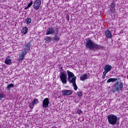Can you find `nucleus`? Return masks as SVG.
I'll list each match as a JSON object with an SVG mask.
<instances>
[{
	"label": "nucleus",
	"mask_w": 128,
	"mask_h": 128,
	"mask_svg": "<svg viewBox=\"0 0 128 128\" xmlns=\"http://www.w3.org/2000/svg\"><path fill=\"white\" fill-rule=\"evenodd\" d=\"M58 34V28L54 30V28L52 27H49L48 31L46 32V35L48 36L50 34Z\"/></svg>",
	"instance_id": "20e7f679"
},
{
	"label": "nucleus",
	"mask_w": 128,
	"mask_h": 128,
	"mask_svg": "<svg viewBox=\"0 0 128 128\" xmlns=\"http://www.w3.org/2000/svg\"><path fill=\"white\" fill-rule=\"evenodd\" d=\"M77 112H78V114H82V110H77Z\"/></svg>",
	"instance_id": "c85d7f7f"
},
{
	"label": "nucleus",
	"mask_w": 128,
	"mask_h": 128,
	"mask_svg": "<svg viewBox=\"0 0 128 128\" xmlns=\"http://www.w3.org/2000/svg\"><path fill=\"white\" fill-rule=\"evenodd\" d=\"M28 32V28L27 27H24L21 31L22 34H26Z\"/></svg>",
	"instance_id": "dca6fc26"
},
{
	"label": "nucleus",
	"mask_w": 128,
	"mask_h": 128,
	"mask_svg": "<svg viewBox=\"0 0 128 128\" xmlns=\"http://www.w3.org/2000/svg\"><path fill=\"white\" fill-rule=\"evenodd\" d=\"M5 64L8 66H10V64H12V60L6 58L5 60Z\"/></svg>",
	"instance_id": "4be33fe9"
},
{
	"label": "nucleus",
	"mask_w": 128,
	"mask_h": 128,
	"mask_svg": "<svg viewBox=\"0 0 128 128\" xmlns=\"http://www.w3.org/2000/svg\"><path fill=\"white\" fill-rule=\"evenodd\" d=\"M108 122L111 126H116L118 122V116L114 114H110L108 116Z\"/></svg>",
	"instance_id": "7ed1b4c3"
},
{
	"label": "nucleus",
	"mask_w": 128,
	"mask_h": 128,
	"mask_svg": "<svg viewBox=\"0 0 128 128\" xmlns=\"http://www.w3.org/2000/svg\"><path fill=\"white\" fill-rule=\"evenodd\" d=\"M124 88V84L121 82H116L114 86H112V92L115 93L116 92H120Z\"/></svg>",
	"instance_id": "f03ea898"
},
{
	"label": "nucleus",
	"mask_w": 128,
	"mask_h": 128,
	"mask_svg": "<svg viewBox=\"0 0 128 128\" xmlns=\"http://www.w3.org/2000/svg\"><path fill=\"white\" fill-rule=\"evenodd\" d=\"M4 98V94L2 93H0V100H2Z\"/></svg>",
	"instance_id": "cd10ccee"
},
{
	"label": "nucleus",
	"mask_w": 128,
	"mask_h": 128,
	"mask_svg": "<svg viewBox=\"0 0 128 128\" xmlns=\"http://www.w3.org/2000/svg\"><path fill=\"white\" fill-rule=\"evenodd\" d=\"M66 19L67 20H68H68H70V16H67L66 17Z\"/></svg>",
	"instance_id": "7c9ffc66"
},
{
	"label": "nucleus",
	"mask_w": 128,
	"mask_h": 128,
	"mask_svg": "<svg viewBox=\"0 0 128 128\" xmlns=\"http://www.w3.org/2000/svg\"><path fill=\"white\" fill-rule=\"evenodd\" d=\"M38 104V100L37 98H34L32 102V104Z\"/></svg>",
	"instance_id": "5701e85b"
},
{
	"label": "nucleus",
	"mask_w": 128,
	"mask_h": 128,
	"mask_svg": "<svg viewBox=\"0 0 128 128\" xmlns=\"http://www.w3.org/2000/svg\"><path fill=\"white\" fill-rule=\"evenodd\" d=\"M108 71H106V70H104V72H103V75L104 76H106V73H108Z\"/></svg>",
	"instance_id": "c756f323"
},
{
	"label": "nucleus",
	"mask_w": 128,
	"mask_h": 128,
	"mask_svg": "<svg viewBox=\"0 0 128 128\" xmlns=\"http://www.w3.org/2000/svg\"><path fill=\"white\" fill-rule=\"evenodd\" d=\"M118 80V78H110L108 80L107 83L110 84V82H116Z\"/></svg>",
	"instance_id": "a211bd4d"
},
{
	"label": "nucleus",
	"mask_w": 128,
	"mask_h": 128,
	"mask_svg": "<svg viewBox=\"0 0 128 128\" xmlns=\"http://www.w3.org/2000/svg\"><path fill=\"white\" fill-rule=\"evenodd\" d=\"M26 54V53L25 52H22L21 54L19 55V62H22V60H24V56Z\"/></svg>",
	"instance_id": "f8f14e48"
},
{
	"label": "nucleus",
	"mask_w": 128,
	"mask_h": 128,
	"mask_svg": "<svg viewBox=\"0 0 128 128\" xmlns=\"http://www.w3.org/2000/svg\"><path fill=\"white\" fill-rule=\"evenodd\" d=\"M54 42H58V40H60V36H58V34H55L54 36Z\"/></svg>",
	"instance_id": "f3484780"
},
{
	"label": "nucleus",
	"mask_w": 128,
	"mask_h": 128,
	"mask_svg": "<svg viewBox=\"0 0 128 128\" xmlns=\"http://www.w3.org/2000/svg\"><path fill=\"white\" fill-rule=\"evenodd\" d=\"M77 94H78V96H80H80H82V92L79 91V92H77Z\"/></svg>",
	"instance_id": "a878e982"
},
{
	"label": "nucleus",
	"mask_w": 128,
	"mask_h": 128,
	"mask_svg": "<svg viewBox=\"0 0 128 128\" xmlns=\"http://www.w3.org/2000/svg\"><path fill=\"white\" fill-rule=\"evenodd\" d=\"M102 78H106V76L104 75Z\"/></svg>",
	"instance_id": "2f4dec72"
},
{
	"label": "nucleus",
	"mask_w": 128,
	"mask_h": 128,
	"mask_svg": "<svg viewBox=\"0 0 128 128\" xmlns=\"http://www.w3.org/2000/svg\"><path fill=\"white\" fill-rule=\"evenodd\" d=\"M68 76H66V74L65 72H60V79L62 82V84H66V82H68V80H66Z\"/></svg>",
	"instance_id": "39448f33"
},
{
	"label": "nucleus",
	"mask_w": 128,
	"mask_h": 128,
	"mask_svg": "<svg viewBox=\"0 0 128 128\" xmlns=\"http://www.w3.org/2000/svg\"><path fill=\"white\" fill-rule=\"evenodd\" d=\"M34 105L32 104V103L30 104L29 105V108H31V110H32V108H34Z\"/></svg>",
	"instance_id": "bb28decb"
},
{
	"label": "nucleus",
	"mask_w": 128,
	"mask_h": 128,
	"mask_svg": "<svg viewBox=\"0 0 128 128\" xmlns=\"http://www.w3.org/2000/svg\"><path fill=\"white\" fill-rule=\"evenodd\" d=\"M85 48H88V50H98L100 48V46L96 44L94 42H92V40L88 38V39H86Z\"/></svg>",
	"instance_id": "f257e3e1"
},
{
	"label": "nucleus",
	"mask_w": 128,
	"mask_h": 128,
	"mask_svg": "<svg viewBox=\"0 0 128 128\" xmlns=\"http://www.w3.org/2000/svg\"><path fill=\"white\" fill-rule=\"evenodd\" d=\"M32 46V44H30V42H28L26 44H25L24 46V48H22L23 52H26V54H28V52L30 50V46Z\"/></svg>",
	"instance_id": "0eeeda50"
},
{
	"label": "nucleus",
	"mask_w": 128,
	"mask_h": 128,
	"mask_svg": "<svg viewBox=\"0 0 128 128\" xmlns=\"http://www.w3.org/2000/svg\"><path fill=\"white\" fill-rule=\"evenodd\" d=\"M67 74H68V82H72V78H76V76H74V74L68 70H67Z\"/></svg>",
	"instance_id": "6e6552de"
},
{
	"label": "nucleus",
	"mask_w": 128,
	"mask_h": 128,
	"mask_svg": "<svg viewBox=\"0 0 128 128\" xmlns=\"http://www.w3.org/2000/svg\"><path fill=\"white\" fill-rule=\"evenodd\" d=\"M88 78H90V76H88L86 74H83L80 77V80H82V82H84V80H88Z\"/></svg>",
	"instance_id": "ddd939ff"
},
{
	"label": "nucleus",
	"mask_w": 128,
	"mask_h": 128,
	"mask_svg": "<svg viewBox=\"0 0 128 128\" xmlns=\"http://www.w3.org/2000/svg\"><path fill=\"white\" fill-rule=\"evenodd\" d=\"M33 2L32 1H31L30 4H28L26 7L24 8V10H28L29 8H30L32 6Z\"/></svg>",
	"instance_id": "393cba45"
},
{
	"label": "nucleus",
	"mask_w": 128,
	"mask_h": 128,
	"mask_svg": "<svg viewBox=\"0 0 128 128\" xmlns=\"http://www.w3.org/2000/svg\"><path fill=\"white\" fill-rule=\"evenodd\" d=\"M41 4L42 0H36L34 3L33 8L36 10H40Z\"/></svg>",
	"instance_id": "423d86ee"
},
{
	"label": "nucleus",
	"mask_w": 128,
	"mask_h": 128,
	"mask_svg": "<svg viewBox=\"0 0 128 128\" xmlns=\"http://www.w3.org/2000/svg\"><path fill=\"white\" fill-rule=\"evenodd\" d=\"M25 22L26 24H32V18L28 17L25 20Z\"/></svg>",
	"instance_id": "412c9836"
},
{
	"label": "nucleus",
	"mask_w": 128,
	"mask_h": 128,
	"mask_svg": "<svg viewBox=\"0 0 128 128\" xmlns=\"http://www.w3.org/2000/svg\"><path fill=\"white\" fill-rule=\"evenodd\" d=\"M105 36H106V38H107L110 39L112 38V32L108 30H106L105 32Z\"/></svg>",
	"instance_id": "9b49d317"
},
{
	"label": "nucleus",
	"mask_w": 128,
	"mask_h": 128,
	"mask_svg": "<svg viewBox=\"0 0 128 128\" xmlns=\"http://www.w3.org/2000/svg\"><path fill=\"white\" fill-rule=\"evenodd\" d=\"M112 68V66L107 64L105 66L104 70H106L107 72H110Z\"/></svg>",
	"instance_id": "2eb2a0df"
},
{
	"label": "nucleus",
	"mask_w": 128,
	"mask_h": 128,
	"mask_svg": "<svg viewBox=\"0 0 128 128\" xmlns=\"http://www.w3.org/2000/svg\"><path fill=\"white\" fill-rule=\"evenodd\" d=\"M110 10H112V12H114L116 10V4L114 2H112L110 5Z\"/></svg>",
	"instance_id": "aec40b11"
},
{
	"label": "nucleus",
	"mask_w": 128,
	"mask_h": 128,
	"mask_svg": "<svg viewBox=\"0 0 128 128\" xmlns=\"http://www.w3.org/2000/svg\"><path fill=\"white\" fill-rule=\"evenodd\" d=\"M62 96H70L72 94V91L70 90H62Z\"/></svg>",
	"instance_id": "9d476101"
},
{
	"label": "nucleus",
	"mask_w": 128,
	"mask_h": 128,
	"mask_svg": "<svg viewBox=\"0 0 128 128\" xmlns=\"http://www.w3.org/2000/svg\"><path fill=\"white\" fill-rule=\"evenodd\" d=\"M12 88H14V84H8L7 87H6V90L8 91V90H12Z\"/></svg>",
	"instance_id": "6ab92c4d"
},
{
	"label": "nucleus",
	"mask_w": 128,
	"mask_h": 128,
	"mask_svg": "<svg viewBox=\"0 0 128 128\" xmlns=\"http://www.w3.org/2000/svg\"><path fill=\"white\" fill-rule=\"evenodd\" d=\"M76 77H74L72 78V84H73V86H74V90H78V86H76Z\"/></svg>",
	"instance_id": "4468645a"
},
{
	"label": "nucleus",
	"mask_w": 128,
	"mask_h": 128,
	"mask_svg": "<svg viewBox=\"0 0 128 128\" xmlns=\"http://www.w3.org/2000/svg\"><path fill=\"white\" fill-rule=\"evenodd\" d=\"M52 37L50 36H46L44 38V40H46V42H52Z\"/></svg>",
	"instance_id": "b1692460"
},
{
	"label": "nucleus",
	"mask_w": 128,
	"mask_h": 128,
	"mask_svg": "<svg viewBox=\"0 0 128 128\" xmlns=\"http://www.w3.org/2000/svg\"><path fill=\"white\" fill-rule=\"evenodd\" d=\"M48 104H50V100L48 98H45L44 99L42 104L43 108H48Z\"/></svg>",
	"instance_id": "1a4fd4ad"
}]
</instances>
